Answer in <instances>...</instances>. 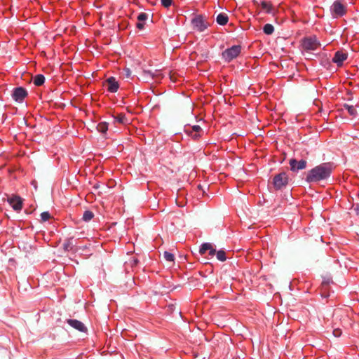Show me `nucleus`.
Wrapping results in <instances>:
<instances>
[{
  "label": "nucleus",
  "mask_w": 359,
  "mask_h": 359,
  "mask_svg": "<svg viewBox=\"0 0 359 359\" xmlns=\"http://www.w3.org/2000/svg\"><path fill=\"white\" fill-rule=\"evenodd\" d=\"M8 202L15 211H19L22 208V200L19 196H13L8 198Z\"/></svg>",
  "instance_id": "nucleus-9"
},
{
  "label": "nucleus",
  "mask_w": 359,
  "mask_h": 359,
  "mask_svg": "<svg viewBox=\"0 0 359 359\" xmlns=\"http://www.w3.org/2000/svg\"><path fill=\"white\" fill-rule=\"evenodd\" d=\"M261 6L263 9L266 11L267 13H271L273 10L272 4L269 2L262 1Z\"/></svg>",
  "instance_id": "nucleus-18"
},
{
  "label": "nucleus",
  "mask_w": 359,
  "mask_h": 359,
  "mask_svg": "<svg viewBox=\"0 0 359 359\" xmlns=\"http://www.w3.org/2000/svg\"><path fill=\"white\" fill-rule=\"evenodd\" d=\"M302 46L304 50L312 51L316 50L320 46V43L316 38L309 37L302 41Z\"/></svg>",
  "instance_id": "nucleus-5"
},
{
  "label": "nucleus",
  "mask_w": 359,
  "mask_h": 359,
  "mask_svg": "<svg viewBox=\"0 0 359 359\" xmlns=\"http://www.w3.org/2000/svg\"><path fill=\"white\" fill-rule=\"evenodd\" d=\"M105 85L108 91L111 93H116L119 87L118 82L116 81L114 77H109L105 81Z\"/></svg>",
  "instance_id": "nucleus-11"
},
{
  "label": "nucleus",
  "mask_w": 359,
  "mask_h": 359,
  "mask_svg": "<svg viewBox=\"0 0 359 359\" xmlns=\"http://www.w3.org/2000/svg\"><path fill=\"white\" fill-rule=\"evenodd\" d=\"M201 126H198V125L194 126L192 127V131H193V132H195L196 133L193 135V137H194V138H197L199 135H197L196 133H197L198 132L201 131Z\"/></svg>",
  "instance_id": "nucleus-28"
},
{
  "label": "nucleus",
  "mask_w": 359,
  "mask_h": 359,
  "mask_svg": "<svg viewBox=\"0 0 359 359\" xmlns=\"http://www.w3.org/2000/svg\"><path fill=\"white\" fill-rule=\"evenodd\" d=\"M191 24L194 29L202 32L210 25L203 15H197L191 20Z\"/></svg>",
  "instance_id": "nucleus-3"
},
{
  "label": "nucleus",
  "mask_w": 359,
  "mask_h": 359,
  "mask_svg": "<svg viewBox=\"0 0 359 359\" xmlns=\"http://www.w3.org/2000/svg\"><path fill=\"white\" fill-rule=\"evenodd\" d=\"M263 32L267 35H271L274 32V27L271 24H266L263 27Z\"/></svg>",
  "instance_id": "nucleus-20"
},
{
  "label": "nucleus",
  "mask_w": 359,
  "mask_h": 359,
  "mask_svg": "<svg viewBox=\"0 0 359 359\" xmlns=\"http://www.w3.org/2000/svg\"><path fill=\"white\" fill-rule=\"evenodd\" d=\"M332 170L329 163H322L309 171L306 180L308 182H316L326 180L330 176Z\"/></svg>",
  "instance_id": "nucleus-1"
},
{
  "label": "nucleus",
  "mask_w": 359,
  "mask_h": 359,
  "mask_svg": "<svg viewBox=\"0 0 359 359\" xmlns=\"http://www.w3.org/2000/svg\"><path fill=\"white\" fill-rule=\"evenodd\" d=\"M148 18V15L145 13H141L137 16V20L139 22L145 21Z\"/></svg>",
  "instance_id": "nucleus-27"
},
{
  "label": "nucleus",
  "mask_w": 359,
  "mask_h": 359,
  "mask_svg": "<svg viewBox=\"0 0 359 359\" xmlns=\"http://www.w3.org/2000/svg\"><path fill=\"white\" fill-rule=\"evenodd\" d=\"M216 250L214 248H211L210 250H209V255L210 256H214L215 254H216Z\"/></svg>",
  "instance_id": "nucleus-31"
},
{
  "label": "nucleus",
  "mask_w": 359,
  "mask_h": 359,
  "mask_svg": "<svg viewBox=\"0 0 359 359\" xmlns=\"http://www.w3.org/2000/svg\"><path fill=\"white\" fill-rule=\"evenodd\" d=\"M198 187L199 189H201V185H198Z\"/></svg>",
  "instance_id": "nucleus-37"
},
{
  "label": "nucleus",
  "mask_w": 359,
  "mask_h": 359,
  "mask_svg": "<svg viewBox=\"0 0 359 359\" xmlns=\"http://www.w3.org/2000/svg\"><path fill=\"white\" fill-rule=\"evenodd\" d=\"M344 108L347 109L348 114L351 115V116H355L357 114V111L355 109V108L354 107V106L353 105H349V104H345L344 105Z\"/></svg>",
  "instance_id": "nucleus-23"
},
{
  "label": "nucleus",
  "mask_w": 359,
  "mask_h": 359,
  "mask_svg": "<svg viewBox=\"0 0 359 359\" xmlns=\"http://www.w3.org/2000/svg\"><path fill=\"white\" fill-rule=\"evenodd\" d=\"M97 129L99 132L105 133L108 130V123L106 122H101L97 125Z\"/></svg>",
  "instance_id": "nucleus-21"
},
{
  "label": "nucleus",
  "mask_w": 359,
  "mask_h": 359,
  "mask_svg": "<svg viewBox=\"0 0 359 359\" xmlns=\"http://www.w3.org/2000/svg\"><path fill=\"white\" fill-rule=\"evenodd\" d=\"M341 333H342V332H341V330L340 329H334L333 330V334L336 337H340Z\"/></svg>",
  "instance_id": "nucleus-30"
},
{
  "label": "nucleus",
  "mask_w": 359,
  "mask_h": 359,
  "mask_svg": "<svg viewBox=\"0 0 359 359\" xmlns=\"http://www.w3.org/2000/svg\"><path fill=\"white\" fill-rule=\"evenodd\" d=\"M27 95V92L22 87L15 88L12 93V97L16 102H22Z\"/></svg>",
  "instance_id": "nucleus-8"
},
{
  "label": "nucleus",
  "mask_w": 359,
  "mask_h": 359,
  "mask_svg": "<svg viewBox=\"0 0 359 359\" xmlns=\"http://www.w3.org/2000/svg\"><path fill=\"white\" fill-rule=\"evenodd\" d=\"M134 262H135V264L137 263V259H135Z\"/></svg>",
  "instance_id": "nucleus-36"
},
{
  "label": "nucleus",
  "mask_w": 359,
  "mask_h": 359,
  "mask_svg": "<svg viewBox=\"0 0 359 359\" xmlns=\"http://www.w3.org/2000/svg\"><path fill=\"white\" fill-rule=\"evenodd\" d=\"M330 283H332V280L331 278H328L327 279H325L321 285V290H322V296H324L325 297H327L328 295L325 294V291L326 290L327 286Z\"/></svg>",
  "instance_id": "nucleus-15"
},
{
  "label": "nucleus",
  "mask_w": 359,
  "mask_h": 359,
  "mask_svg": "<svg viewBox=\"0 0 359 359\" xmlns=\"http://www.w3.org/2000/svg\"><path fill=\"white\" fill-rule=\"evenodd\" d=\"M172 0H161L162 5L165 7L168 8L172 4Z\"/></svg>",
  "instance_id": "nucleus-29"
},
{
  "label": "nucleus",
  "mask_w": 359,
  "mask_h": 359,
  "mask_svg": "<svg viewBox=\"0 0 359 359\" xmlns=\"http://www.w3.org/2000/svg\"><path fill=\"white\" fill-rule=\"evenodd\" d=\"M115 120L122 124H126L128 120L124 114H118L116 116H114Z\"/></svg>",
  "instance_id": "nucleus-19"
},
{
  "label": "nucleus",
  "mask_w": 359,
  "mask_h": 359,
  "mask_svg": "<svg viewBox=\"0 0 359 359\" xmlns=\"http://www.w3.org/2000/svg\"><path fill=\"white\" fill-rule=\"evenodd\" d=\"M51 218V216L48 212H43L41 214V219L42 222H46Z\"/></svg>",
  "instance_id": "nucleus-26"
},
{
  "label": "nucleus",
  "mask_w": 359,
  "mask_h": 359,
  "mask_svg": "<svg viewBox=\"0 0 359 359\" xmlns=\"http://www.w3.org/2000/svg\"><path fill=\"white\" fill-rule=\"evenodd\" d=\"M357 212L358 213L359 212V208H357Z\"/></svg>",
  "instance_id": "nucleus-35"
},
{
  "label": "nucleus",
  "mask_w": 359,
  "mask_h": 359,
  "mask_svg": "<svg viewBox=\"0 0 359 359\" xmlns=\"http://www.w3.org/2000/svg\"><path fill=\"white\" fill-rule=\"evenodd\" d=\"M137 27L139 29H142L144 28V23H142V22H139L138 23H137Z\"/></svg>",
  "instance_id": "nucleus-32"
},
{
  "label": "nucleus",
  "mask_w": 359,
  "mask_h": 359,
  "mask_svg": "<svg viewBox=\"0 0 359 359\" xmlns=\"http://www.w3.org/2000/svg\"><path fill=\"white\" fill-rule=\"evenodd\" d=\"M347 53L342 51H337L335 53L332 62L336 63L338 66L342 65L343 62L347 59Z\"/></svg>",
  "instance_id": "nucleus-12"
},
{
  "label": "nucleus",
  "mask_w": 359,
  "mask_h": 359,
  "mask_svg": "<svg viewBox=\"0 0 359 359\" xmlns=\"http://www.w3.org/2000/svg\"><path fill=\"white\" fill-rule=\"evenodd\" d=\"M212 245L211 243H205L202 244V245L200 248L199 253L201 255H204L207 250H210L211 248H212Z\"/></svg>",
  "instance_id": "nucleus-17"
},
{
  "label": "nucleus",
  "mask_w": 359,
  "mask_h": 359,
  "mask_svg": "<svg viewBox=\"0 0 359 359\" xmlns=\"http://www.w3.org/2000/svg\"><path fill=\"white\" fill-rule=\"evenodd\" d=\"M93 217H94V214L92 211L86 210L83 215V219L85 222H89L93 218Z\"/></svg>",
  "instance_id": "nucleus-22"
},
{
  "label": "nucleus",
  "mask_w": 359,
  "mask_h": 359,
  "mask_svg": "<svg viewBox=\"0 0 359 359\" xmlns=\"http://www.w3.org/2000/svg\"><path fill=\"white\" fill-rule=\"evenodd\" d=\"M74 246L72 238L67 239L63 244V248L65 251L73 250Z\"/></svg>",
  "instance_id": "nucleus-16"
},
{
  "label": "nucleus",
  "mask_w": 359,
  "mask_h": 359,
  "mask_svg": "<svg viewBox=\"0 0 359 359\" xmlns=\"http://www.w3.org/2000/svg\"><path fill=\"white\" fill-rule=\"evenodd\" d=\"M229 18L225 13H219L216 18L217 22L220 25H224L228 22Z\"/></svg>",
  "instance_id": "nucleus-13"
},
{
  "label": "nucleus",
  "mask_w": 359,
  "mask_h": 359,
  "mask_svg": "<svg viewBox=\"0 0 359 359\" xmlns=\"http://www.w3.org/2000/svg\"><path fill=\"white\" fill-rule=\"evenodd\" d=\"M241 49L240 46H233L231 48L226 49L222 53V56L226 60L231 61L239 55Z\"/></svg>",
  "instance_id": "nucleus-6"
},
{
  "label": "nucleus",
  "mask_w": 359,
  "mask_h": 359,
  "mask_svg": "<svg viewBox=\"0 0 359 359\" xmlns=\"http://www.w3.org/2000/svg\"><path fill=\"white\" fill-rule=\"evenodd\" d=\"M45 81V77L43 74H36L34 77V84L36 86H40L44 83Z\"/></svg>",
  "instance_id": "nucleus-14"
},
{
  "label": "nucleus",
  "mask_w": 359,
  "mask_h": 359,
  "mask_svg": "<svg viewBox=\"0 0 359 359\" xmlns=\"http://www.w3.org/2000/svg\"><path fill=\"white\" fill-rule=\"evenodd\" d=\"M288 176L285 172H282L274 176L273 184L276 189H280L288 184Z\"/></svg>",
  "instance_id": "nucleus-2"
},
{
  "label": "nucleus",
  "mask_w": 359,
  "mask_h": 359,
  "mask_svg": "<svg viewBox=\"0 0 359 359\" xmlns=\"http://www.w3.org/2000/svg\"><path fill=\"white\" fill-rule=\"evenodd\" d=\"M289 164L290 166V170L293 172H297L300 170H303L306 168L307 162L306 160H301L299 161H297L294 158H291L289 161Z\"/></svg>",
  "instance_id": "nucleus-7"
},
{
  "label": "nucleus",
  "mask_w": 359,
  "mask_h": 359,
  "mask_svg": "<svg viewBox=\"0 0 359 359\" xmlns=\"http://www.w3.org/2000/svg\"><path fill=\"white\" fill-rule=\"evenodd\" d=\"M144 73L150 74V72H149V71H146V70H144Z\"/></svg>",
  "instance_id": "nucleus-34"
},
{
  "label": "nucleus",
  "mask_w": 359,
  "mask_h": 359,
  "mask_svg": "<svg viewBox=\"0 0 359 359\" xmlns=\"http://www.w3.org/2000/svg\"><path fill=\"white\" fill-rule=\"evenodd\" d=\"M332 15L337 18L346 13V7L339 1H335L331 6Z\"/></svg>",
  "instance_id": "nucleus-4"
},
{
  "label": "nucleus",
  "mask_w": 359,
  "mask_h": 359,
  "mask_svg": "<svg viewBox=\"0 0 359 359\" xmlns=\"http://www.w3.org/2000/svg\"><path fill=\"white\" fill-rule=\"evenodd\" d=\"M125 72H126V75L127 77H130V76L131 75V72L129 69H125Z\"/></svg>",
  "instance_id": "nucleus-33"
},
{
  "label": "nucleus",
  "mask_w": 359,
  "mask_h": 359,
  "mask_svg": "<svg viewBox=\"0 0 359 359\" xmlns=\"http://www.w3.org/2000/svg\"><path fill=\"white\" fill-rule=\"evenodd\" d=\"M217 258L221 262L226 260V253L224 250H219L216 252Z\"/></svg>",
  "instance_id": "nucleus-24"
},
{
  "label": "nucleus",
  "mask_w": 359,
  "mask_h": 359,
  "mask_svg": "<svg viewBox=\"0 0 359 359\" xmlns=\"http://www.w3.org/2000/svg\"><path fill=\"white\" fill-rule=\"evenodd\" d=\"M67 323L71 327H72L73 328H74L75 330H76L79 332H86L87 331L86 327L84 325V324L81 321H79L76 319H68V320H67Z\"/></svg>",
  "instance_id": "nucleus-10"
},
{
  "label": "nucleus",
  "mask_w": 359,
  "mask_h": 359,
  "mask_svg": "<svg viewBox=\"0 0 359 359\" xmlns=\"http://www.w3.org/2000/svg\"><path fill=\"white\" fill-rule=\"evenodd\" d=\"M163 257L166 261L168 262H173L175 259L174 255L167 251L164 252Z\"/></svg>",
  "instance_id": "nucleus-25"
}]
</instances>
